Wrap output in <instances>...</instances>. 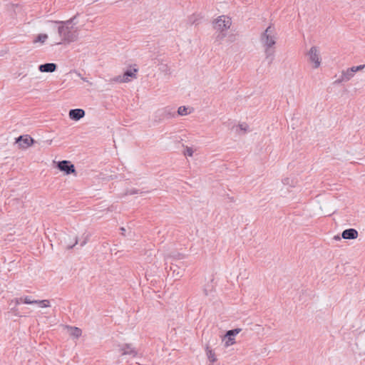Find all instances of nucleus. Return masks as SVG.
<instances>
[{"label":"nucleus","mask_w":365,"mask_h":365,"mask_svg":"<svg viewBox=\"0 0 365 365\" xmlns=\"http://www.w3.org/2000/svg\"><path fill=\"white\" fill-rule=\"evenodd\" d=\"M277 40L276 32L274 27L268 26L260 36V42L264 48L265 58L271 64L274 58V51L272 47Z\"/></svg>","instance_id":"f257e3e1"},{"label":"nucleus","mask_w":365,"mask_h":365,"mask_svg":"<svg viewBox=\"0 0 365 365\" xmlns=\"http://www.w3.org/2000/svg\"><path fill=\"white\" fill-rule=\"evenodd\" d=\"M75 17L67 21H56V24L60 26L58 28V32L61 37V41L66 43H71L78 39V28L73 23Z\"/></svg>","instance_id":"f03ea898"},{"label":"nucleus","mask_w":365,"mask_h":365,"mask_svg":"<svg viewBox=\"0 0 365 365\" xmlns=\"http://www.w3.org/2000/svg\"><path fill=\"white\" fill-rule=\"evenodd\" d=\"M232 21L230 17L227 16H219L214 22V28L220 31H223L230 29Z\"/></svg>","instance_id":"7ed1b4c3"},{"label":"nucleus","mask_w":365,"mask_h":365,"mask_svg":"<svg viewBox=\"0 0 365 365\" xmlns=\"http://www.w3.org/2000/svg\"><path fill=\"white\" fill-rule=\"evenodd\" d=\"M138 69H129L127 70L123 76H118L112 79L113 81L118 83H127L130 81L131 78H136V73Z\"/></svg>","instance_id":"20e7f679"},{"label":"nucleus","mask_w":365,"mask_h":365,"mask_svg":"<svg viewBox=\"0 0 365 365\" xmlns=\"http://www.w3.org/2000/svg\"><path fill=\"white\" fill-rule=\"evenodd\" d=\"M308 56H309V61L314 63L313 67L314 68L319 67V66L321 64V60L319 58V51L316 46H312L310 48V50L308 53Z\"/></svg>","instance_id":"39448f33"},{"label":"nucleus","mask_w":365,"mask_h":365,"mask_svg":"<svg viewBox=\"0 0 365 365\" xmlns=\"http://www.w3.org/2000/svg\"><path fill=\"white\" fill-rule=\"evenodd\" d=\"M57 168L61 171H63L66 175L76 173L74 165L68 160L59 161L57 164Z\"/></svg>","instance_id":"423d86ee"},{"label":"nucleus","mask_w":365,"mask_h":365,"mask_svg":"<svg viewBox=\"0 0 365 365\" xmlns=\"http://www.w3.org/2000/svg\"><path fill=\"white\" fill-rule=\"evenodd\" d=\"M34 142V139L28 135H21L16 139V143L22 148H29Z\"/></svg>","instance_id":"0eeeda50"},{"label":"nucleus","mask_w":365,"mask_h":365,"mask_svg":"<svg viewBox=\"0 0 365 365\" xmlns=\"http://www.w3.org/2000/svg\"><path fill=\"white\" fill-rule=\"evenodd\" d=\"M69 118L73 120H79L84 117L85 111L81 108L71 109L68 113Z\"/></svg>","instance_id":"6e6552de"},{"label":"nucleus","mask_w":365,"mask_h":365,"mask_svg":"<svg viewBox=\"0 0 365 365\" xmlns=\"http://www.w3.org/2000/svg\"><path fill=\"white\" fill-rule=\"evenodd\" d=\"M57 68V65L54 63H46L38 66V70L42 73H53Z\"/></svg>","instance_id":"1a4fd4ad"},{"label":"nucleus","mask_w":365,"mask_h":365,"mask_svg":"<svg viewBox=\"0 0 365 365\" xmlns=\"http://www.w3.org/2000/svg\"><path fill=\"white\" fill-rule=\"evenodd\" d=\"M341 237L345 240H354L357 238L358 232L354 228L346 229L343 231Z\"/></svg>","instance_id":"9d476101"},{"label":"nucleus","mask_w":365,"mask_h":365,"mask_svg":"<svg viewBox=\"0 0 365 365\" xmlns=\"http://www.w3.org/2000/svg\"><path fill=\"white\" fill-rule=\"evenodd\" d=\"M122 355H130L135 356L137 354V351L130 344H125L121 348Z\"/></svg>","instance_id":"9b49d317"},{"label":"nucleus","mask_w":365,"mask_h":365,"mask_svg":"<svg viewBox=\"0 0 365 365\" xmlns=\"http://www.w3.org/2000/svg\"><path fill=\"white\" fill-rule=\"evenodd\" d=\"M354 76V73L349 68L342 72L341 78L338 80L339 82L348 81Z\"/></svg>","instance_id":"f8f14e48"},{"label":"nucleus","mask_w":365,"mask_h":365,"mask_svg":"<svg viewBox=\"0 0 365 365\" xmlns=\"http://www.w3.org/2000/svg\"><path fill=\"white\" fill-rule=\"evenodd\" d=\"M185 258V255L181 254V253H179V252H173L170 255H168L165 257V259L166 261V262L169 260V259H171L172 261H177V260H179V259H184Z\"/></svg>","instance_id":"ddd939ff"},{"label":"nucleus","mask_w":365,"mask_h":365,"mask_svg":"<svg viewBox=\"0 0 365 365\" xmlns=\"http://www.w3.org/2000/svg\"><path fill=\"white\" fill-rule=\"evenodd\" d=\"M67 329L68 330L69 334L74 338H78L81 336L82 334V331L81 329L75 327H67Z\"/></svg>","instance_id":"4468645a"},{"label":"nucleus","mask_w":365,"mask_h":365,"mask_svg":"<svg viewBox=\"0 0 365 365\" xmlns=\"http://www.w3.org/2000/svg\"><path fill=\"white\" fill-rule=\"evenodd\" d=\"M170 269L173 271V276H175L176 277H180L182 274V270H180L178 268V265L174 264L173 262H171Z\"/></svg>","instance_id":"2eb2a0df"},{"label":"nucleus","mask_w":365,"mask_h":365,"mask_svg":"<svg viewBox=\"0 0 365 365\" xmlns=\"http://www.w3.org/2000/svg\"><path fill=\"white\" fill-rule=\"evenodd\" d=\"M48 39V35L45 34H38L36 38L33 41L34 43H41V44L44 43Z\"/></svg>","instance_id":"dca6fc26"},{"label":"nucleus","mask_w":365,"mask_h":365,"mask_svg":"<svg viewBox=\"0 0 365 365\" xmlns=\"http://www.w3.org/2000/svg\"><path fill=\"white\" fill-rule=\"evenodd\" d=\"M206 354H207L208 359L211 362L213 363L217 361V358L215 356V353L208 346L206 347Z\"/></svg>","instance_id":"f3484780"},{"label":"nucleus","mask_w":365,"mask_h":365,"mask_svg":"<svg viewBox=\"0 0 365 365\" xmlns=\"http://www.w3.org/2000/svg\"><path fill=\"white\" fill-rule=\"evenodd\" d=\"M225 346L228 347L235 343V338L231 336H224L223 339Z\"/></svg>","instance_id":"a211bd4d"},{"label":"nucleus","mask_w":365,"mask_h":365,"mask_svg":"<svg viewBox=\"0 0 365 365\" xmlns=\"http://www.w3.org/2000/svg\"><path fill=\"white\" fill-rule=\"evenodd\" d=\"M35 304H38L40 307L42 308L50 307V302L48 300L46 299L36 300V302Z\"/></svg>","instance_id":"6ab92c4d"},{"label":"nucleus","mask_w":365,"mask_h":365,"mask_svg":"<svg viewBox=\"0 0 365 365\" xmlns=\"http://www.w3.org/2000/svg\"><path fill=\"white\" fill-rule=\"evenodd\" d=\"M241 331V329H232V330H229L227 331V333L225 334V336H231V337H235V336H236L237 334H239Z\"/></svg>","instance_id":"aec40b11"},{"label":"nucleus","mask_w":365,"mask_h":365,"mask_svg":"<svg viewBox=\"0 0 365 365\" xmlns=\"http://www.w3.org/2000/svg\"><path fill=\"white\" fill-rule=\"evenodd\" d=\"M187 110H188V108H187L185 106H180L178 108V113L180 115H186L189 113Z\"/></svg>","instance_id":"412c9836"},{"label":"nucleus","mask_w":365,"mask_h":365,"mask_svg":"<svg viewBox=\"0 0 365 365\" xmlns=\"http://www.w3.org/2000/svg\"><path fill=\"white\" fill-rule=\"evenodd\" d=\"M23 302L27 304H34L36 302V300H31L30 297H25L23 298Z\"/></svg>","instance_id":"4be33fe9"},{"label":"nucleus","mask_w":365,"mask_h":365,"mask_svg":"<svg viewBox=\"0 0 365 365\" xmlns=\"http://www.w3.org/2000/svg\"><path fill=\"white\" fill-rule=\"evenodd\" d=\"M365 67V65H360V66H353L351 68H350L351 69V71H352L354 73L356 71H361L362 69H364Z\"/></svg>","instance_id":"5701e85b"},{"label":"nucleus","mask_w":365,"mask_h":365,"mask_svg":"<svg viewBox=\"0 0 365 365\" xmlns=\"http://www.w3.org/2000/svg\"><path fill=\"white\" fill-rule=\"evenodd\" d=\"M192 154H193V151H192V148H186V151H185V155H187V156H192Z\"/></svg>","instance_id":"b1692460"},{"label":"nucleus","mask_w":365,"mask_h":365,"mask_svg":"<svg viewBox=\"0 0 365 365\" xmlns=\"http://www.w3.org/2000/svg\"><path fill=\"white\" fill-rule=\"evenodd\" d=\"M239 127L242 130L245 132H246L248 129V126L246 124H240Z\"/></svg>","instance_id":"393cba45"},{"label":"nucleus","mask_w":365,"mask_h":365,"mask_svg":"<svg viewBox=\"0 0 365 365\" xmlns=\"http://www.w3.org/2000/svg\"><path fill=\"white\" fill-rule=\"evenodd\" d=\"M14 302L16 305L19 304L21 302H23V297L15 299L14 301H12L11 302Z\"/></svg>","instance_id":"a878e982"},{"label":"nucleus","mask_w":365,"mask_h":365,"mask_svg":"<svg viewBox=\"0 0 365 365\" xmlns=\"http://www.w3.org/2000/svg\"><path fill=\"white\" fill-rule=\"evenodd\" d=\"M129 195H134L136 193H138V191L137 190H130L128 192Z\"/></svg>","instance_id":"bb28decb"},{"label":"nucleus","mask_w":365,"mask_h":365,"mask_svg":"<svg viewBox=\"0 0 365 365\" xmlns=\"http://www.w3.org/2000/svg\"><path fill=\"white\" fill-rule=\"evenodd\" d=\"M86 241H87V238L81 242V246L83 247V245H85L86 243Z\"/></svg>","instance_id":"cd10ccee"},{"label":"nucleus","mask_w":365,"mask_h":365,"mask_svg":"<svg viewBox=\"0 0 365 365\" xmlns=\"http://www.w3.org/2000/svg\"><path fill=\"white\" fill-rule=\"evenodd\" d=\"M204 293H205V295H208V294H209V293H208V290H207V288H205V289H204Z\"/></svg>","instance_id":"c85d7f7f"},{"label":"nucleus","mask_w":365,"mask_h":365,"mask_svg":"<svg viewBox=\"0 0 365 365\" xmlns=\"http://www.w3.org/2000/svg\"><path fill=\"white\" fill-rule=\"evenodd\" d=\"M76 244H78V240H76V242H75V244H74V245H71V246H68V247H69V248H72V247H73L75 245H76Z\"/></svg>","instance_id":"c756f323"},{"label":"nucleus","mask_w":365,"mask_h":365,"mask_svg":"<svg viewBox=\"0 0 365 365\" xmlns=\"http://www.w3.org/2000/svg\"><path fill=\"white\" fill-rule=\"evenodd\" d=\"M334 239L339 240H340V237H339V236H335V237H334Z\"/></svg>","instance_id":"7c9ffc66"},{"label":"nucleus","mask_w":365,"mask_h":365,"mask_svg":"<svg viewBox=\"0 0 365 365\" xmlns=\"http://www.w3.org/2000/svg\"><path fill=\"white\" fill-rule=\"evenodd\" d=\"M120 230H122L123 233L125 232V230L123 227H121Z\"/></svg>","instance_id":"2f4dec72"}]
</instances>
